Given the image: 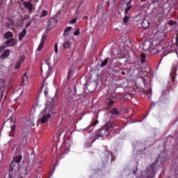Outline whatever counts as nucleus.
I'll use <instances>...</instances> for the list:
<instances>
[{"label":"nucleus","mask_w":178,"mask_h":178,"mask_svg":"<svg viewBox=\"0 0 178 178\" xmlns=\"http://www.w3.org/2000/svg\"><path fill=\"white\" fill-rule=\"evenodd\" d=\"M56 113L54 104H47L46 108L40 113V118L38 120L37 126L42 123H47L48 119L51 118V115Z\"/></svg>","instance_id":"nucleus-1"},{"label":"nucleus","mask_w":178,"mask_h":178,"mask_svg":"<svg viewBox=\"0 0 178 178\" xmlns=\"http://www.w3.org/2000/svg\"><path fill=\"white\" fill-rule=\"evenodd\" d=\"M20 173V165L19 163L11 161L10 166V171L7 178H15L19 177Z\"/></svg>","instance_id":"nucleus-2"},{"label":"nucleus","mask_w":178,"mask_h":178,"mask_svg":"<svg viewBox=\"0 0 178 178\" xmlns=\"http://www.w3.org/2000/svg\"><path fill=\"white\" fill-rule=\"evenodd\" d=\"M155 164H152L149 167H147V169L146 171H143L142 172V176H137V178H154L155 177V172H154V169Z\"/></svg>","instance_id":"nucleus-3"},{"label":"nucleus","mask_w":178,"mask_h":178,"mask_svg":"<svg viewBox=\"0 0 178 178\" xmlns=\"http://www.w3.org/2000/svg\"><path fill=\"white\" fill-rule=\"evenodd\" d=\"M175 51V47L172 45V43H170L168 46L161 47V49H157L156 52H162L164 56H166L168 54H170V52H173Z\"/></svg>","instance_id":"nucleus-4"},{"label":"nucleus","mask_w":178,"mask_h":178,"mask_svg":"<svg viewBox=\"0 0 178 178\" xmlns=\"http://www.w3.org/2000/svg\"><path fill=\"white\" fill-rule=\"evenodd\" d=\"M109 135V129H108V125H106V127H103L97 130L96 133V136L97 137H104V136H108Z\"/></svg>","instance_id":"nucleus-5"},{"label":"nucleus","mask_w":178,"mask_h":178,"mask_svg":"<svg viewBox=\"0 0 178 178\" xmlns=\"http://www.w3.org/2000/svg\"><path fill=\"white\" fill-rule=\"evenodd\" d=\"M107 128L109 129V131H113V133L115 134L119 133V131H120V128H119V126L112 122H108L107 124Z\"/></svg>","instance_id":"nucleus-6"},{"label":"nucleus","mask_w":178,"mask_h":178,"mask_svg":"<svg viewBox=\"0 0 178 178\" xmlns=\"http://www.w3.org/2000/svg\"><path fill=\"white\" fill-rule=\"evenodd\" d=\"M29 136V131L24 132V129H23L22 133L20 134L19 141L22 143L23 147L27 144V140Z\"/></svg>","instance_id":"nucleus-7"},{"label":"nucleus","mask_w":178,"mask_h":178,"mask_svg":"<svg viewBox=\"0 0 178 178\" xmlns=\"http://www.w3.org/2000/svg\"><path fill=\"white\" fill-rule=\"evenodd\" d=\"M131 9V6H128L127 8H124V16L122 19V22L124 24H127L129 23V20H130V15H129V10Z\"/></svg>","instance_id":"nucleus-8"},{"label":"nucleus","mask_w":178,"mask_h":178,"mask_svg":"<svg viewBox=\"0 0 178 178\" xmlns=\"http://www.w3.org/2000/svg\"><path fill=\"white\" fill-rule=\"evenodd\" d=\"M125 3H119L118 4V9L119 10H122V12H123V10H124V9H127V8L129 6H131V5H130V3H131V0H124Z\"/></svg>","instance_id":"nucleus-9"},{"label":"nucleus","mask_w":178,"mask_h":178,"mask_svg":"<svg viewBox=\"0 0 178 178\" xmlns=\"http://www.w3.org/2000/svg\"><path fill=\"white\" fill-rule=\"evenodd\" d=\"M45 40H47V36L43 35L42 36L41 42L38 47V51H42V48H44V44H45Z\"/></svg>","instance_id":"nucleus-10"},{"label":"nucleus","mask_w":178,"mask_h":178,"mask_svg":"<svg viewBox=\"0 0 178 178\" xmlns=\"http://www.w3.org/2000/svg\"><path fill=\"white\" fill-rule=\"evenodd\" d=\"M24 7L28 9L29 12H33V4L30 2L24 1L23 3Z\"/></svg>","instance_id":"nucleus-11"},{"label":"nucleus","mask_w":178,"mask_h":178,"mask_svg":"<svg viewBox=\"0 0 178 178\" xmlns=\"http://www.w3.org/2000/svg\"><path fill=\"white\" fill-rule=\"evenodd\" d=\"M9 55H10V51L9 49L4 50L1 55V59H6Z\"/></svg>","instance_id":"nucleus-12"},{"label":"nucleus","mask_w":178,"mask_h":178,"mask_svg":"<svg viewBox=\"0 0 178 178\" xmlns=\"http://www.w3.org/2000/svg\"><path fill=\"white\" fill-rule=\"evenodd\" d=\"M22 159H23V156L22 155L15 156L13 157L12 162H15V163H20L22 162Z\"/></svg>","instance_id":"nucleus-13"},{"label":"nucleus","mask_w":178,"mask_h":178,"mask_svg":"<svg viewBox=\"0 0 178 178\" xmlns=\"http://www.w3.org/2000/svg\"><path fill=\"white\" fill-rule=\"evenodd\" d=\"M27 84H29V76H27V74L25 73L22 77V85L27 86Z\"/></svg>","instance_id":"nucleus-14"},{"label":"nucleus","mask_w":178,"mask_h":178,"mask_svg":"<svg viewBox=\"0 0 178 178\" xmlns=\"http://www.w3.org/2000/svg\"><path fill=\"white\" fill-rule=\"evenodd\" d=\"M27 34V30L26 29H24L22 33H20L18 35V38L19 41H22L24 37H26V35Z\"/></svg>","instance_id":"nucleus-15"},{"label":"nucleus","mask_w":178,"mask_h":178,"mask_svg":"<svg viewBox=\"0 0 178 178\" xmlns=\"http://www.w3.org/2000/svg\"><path fill=\"white\" fill-rule=\"evenodd\" d=\"M6 45H7V47H13V45H16V40L15 39L7 40Z\"/></svg>","instance_id":"nucleus-16"},{"label":"nucleus","mask_w":178,"mask_h":178,"mask_svg":"<svg viewBox=\"0 0 178 178\" xmlns=\"http://www.w3.org/2000/svg\"><path fill=\"white\" fill-rule=\"evenodd\" d=\"M95 141V139H94V138H92V137L88 138V139L86 140V144H87L86 147H91V145Z\"/></svg>","instance_id":"nucleus-17"},{"label":"nucleus","mask_w":178,"mask_h":178,"mask_svg":"<svg viewBox=\"0 0 178 178\" xmlns=\"http://www.w3.org/2000/svg\"><path fill=\"white\" fill-rule=\"evenodd\" d=\"M143 49L144 51H148L149 49H151V42H145L143 45Z\"/></svg>","instance_id":"nucleus-18"},{"label":"nucleus","mask_w":178,"mask_h":178,"mask_svg":"<svg viewBox=\"0 0 178 178\" xmlns=\"http://www.w3.org/2000/svg\"><path fill=\"white\" fill-rule=\"evenodd\" d=\"M84 10H86V8L84 7V6H82L81 4L79 5V6L77 8L76 10V13L77 15H79V13H81V12H84Z\"/></svg>","instance_id":"nucleus-19"},{"label":"nucleus","mask_w":178,"mask_h":178,"mask_svg":"<svg viewBox=\"0 0 178 178\" xmlns=\"http://www.w3.org/2000/svg\"><path fill=\"white\" fill-rule=\"evenodd\" d=\"M142 26L144 29H148L151 26V23L147 19H144L142 24Z\"/></svg>","instance_id":"nucleus-20"},{"label":"nucleus","mask_w":178,"mask_h":178,"mask_svg":"<svg viewBox=\"0 0 178 178\" xmlns=\"http://www.w3.org/2000/svg\"><path fill=\"white\" fill-rule=\"evenodd\" d=\"M55 19H50L48 22V26L47 29L48 30H51L52 27H54V22Z\"/></svg>","instance_id":"nucleus-21"},{"label":"nucleus","mask_w":178,"mask_h":178,"mask_svg":"<svg viewBox=\"0 0 178 178\" xmlns=\"http://www.w3.org/2000/svg\"><path fill=\"white\" fill-rule=\"evenodd\" d=\"M5 88V80L0 79V91H2Z\"/></svg>","instance_id":"nucleus-22"},{"label":"nucleus","mask_w":178,"mask_h":178,"mask_svg":"<svg viewBox=\"0 0 178 178\" xmlns=\"http://www.w3.org/2000/svg\"><path fill=\"white\" fill-rule=\"evenodd\" d=\"M5 38L8 40V38H12L13 37V33L10 31L6 32L4 35Z\"/></svg>","instance_id":"nucleus-23"},{"label":"nucleus","mask_w":178,"mask_h":178,"mask_svg":"<svg viewBox=\"0 0 178 178\" xmlns=\"http://www.w3.org/2000/svg\"><path fill=\"white\" fill-rule=\"evenodd\" d=\"M106 104L108 105V106H113V104H115V102L113 100H111V99H107L106 100Z\"/></svg>","instance_id":"nucleus-24"},{"label":"nucleus","mask_w":178,"mask_h":178,"mask_svg":"<svg viewBox=\"0 0 178 178\" xmlns=\"http://www.w3.org/2000/svg\"><path fill=\"white\" fill-rule=\"evenodd\" d=\"M70 30H72V26H68L65 29L64 35H65V37H67V35H69V32L70 31Z\"/></svg>","instance_id":"nucleus-25"},{"label":"nucleus","mask_w":178,"mask_h":178,"mask_svg":"<svg viewBox=\"0 0 178 178\" xmlns=\"http://www.w3.org/2000/svg\"><path fill=\"white\" fill-rule=\"evenodd\" d=\"M109 59V58H106V59H104L102 62V63H101V65H100V66H101V67H104V66H106V65H108V60Z\"/></svg>","instance_id":"nucleus-26"},{"label":"nucleus","mask_w":178,"mask_h":178,"mask_svg":"<svg viewBox=\"0 0 178 178\" xmlns=\"http://www.w3.org/2000/svg\"><path fill=\"white\" fill-rule=\"evenodd\" d=\"M63 48H65V49H69V48L70 47V42H64V44H63Z\"/></svg>","instance_id":"nucleus-27"},{"label":"nucleus","mask_w":178,"mask_h":178,"mask_svg":"<svg viewBox=\"0 0 178 178\" xmlns=\"http://www.w3.org/2000/svg\"><path fill=\"white\" fill-rule=\"evenodd\" d=\"M42 88H44V94L45 97H47V95H48V91H49L48 87H47V86L42 85Z\"/></svg>","instance_id":"nucleus-28"},{"label":"nucleus","mask_w":178,"mask_h":178,"mask_svg":"<svg viewBox=\"0 0 178 178\" xmlns=\"http://www.w3.org/2000/svg\"><path fill=\"white\" fill-rule=\"evenodd\" d=\"M11 123L13 124V125H10L11 133H13V131H15V129L16 127V124L14 121H11Z\"/></svg>","instance_id":"nucleus-29"},{"label":"nucleus","mask_w":178,"mask_h":178,"mask_svg":"<svg viewBox=\"0 0 178 178\" xmlns=\"http://www.w3.org/2000/svg\"><path fill=\"white\" fill-rule=\"evenodd\" d=\"M147 74H148V73L147 72H144V71L140 72L141 79H142V80H143V81H145L144 80V76H147Z\"/></svg>","instance_id":"nucleus-30"},{"label":"nucleus","mask_w":178,"mask_h":178,"mask_svg":"<svg viewBox=\"0 0 178 178\" xmlns=\"http://www.w3.org/2000/svg\"><path fill=\"white\" fill-rule=\"evenodd\" d=\"M112 115H119V111L118 108H113L111 111Z\"/></svg>","instance_id":"nucleus-31"},{"label":"nucleus","mask_w":178,"mask_h":178,"mask_svg":"<svg viewBox=\"0 0 178 178\" xmlns=\"http://www.w3.org/2000/svg\"><path fill=\"white\" fill-rule=\"evenodd\" d=\"M48 15V12L43 10L41 13L40 17H45Z\"/></svg>","instance_id":"nucleus-32"},{"label":"nucleus","mask_w":178,"mask_h":178,"mask_svg":"<svg viewBox=\"0 0 178 178\" xmlns=\"http://www.w3.org/2000/svg\"><path fill=\"white\" fill-rule=\"evenodd\" d=\"M140 60H141L142 63H145V60H146L145 56L141 55L140 56Z\"/></svg>","instance_id":"nucleus-33"},{"label":"nucleus","mask_w":178,"mask_h":178,"mask_svg":"<svg viewBox=\"0 0 178 178\" xmlns=\"http://www.w3.org/2000/svg\"><path fill=\"white\" fill-rule=\"evenodd\" d=\"M171 86H175V76H173V75L171 74Z\"/></svg>","instance_id":"nucleus-34"},{"label":"nucleus","mask_w":178,"mask_h":178,"mask_svg":"<svg viewBox=\"0 0 178 178\" xmlns=\"http://www.w3.org/2000/svg\"><path fill=\"white\" fill-rule=\"evenodd\" d=\"M20 66H22V63L19 61L15 64V69H20Z\"/></svg>","instance_id":"nucleus-35"},{"label":"nucleus","mask_w":178,"mask_h":178,"mask_svg":"<svg viewBox=\"0 0 178 178\" xmlns=\"http://www.w3.org/2000/svg\"><path fill=\"white\" fill-rule=\"evenodd\" d=\"M161 158H162V154L159 155V156L157 157V161H159L161 163H163V161L161 160Z\"/></svg>","instance_id":"nucleus-36"},{"label":"nucleus","mask_w":178,"mask_h":178,"mask_svg":"<svg viewBox=\"0 0 178 178\" xmlns=\"http://www.w3.org/2000/svg\"><path fill=\"white\" fill-rule=\"evenodd\" d=\"M80 35V29H76L74 33V35L77 36Z\"/></svg>","instance_id":"nucleus-37"},{"label":"nucleus","mask_w":178,"mask_h":178,"mask_svg":"<svg viewBox=\"0 0 178 178\" xmlns=\"http://www.w3.org/2000/svg\"><path fill=\"white\" fill-rule=\"evenodd\" d=\"M70 24H75V23H77V19H72L71 21H70Z\"/></svg>","instance_id":"nucleus-38"},{"label":"nucleus","mask_w":178,"mask_h":178,"mask_svg":"<svg viewBox=\"0 0 178 178\" xmlns=\"http://www.w3.org/2000/svg\"><path fill=\"white\" fill-rule=\"evenodd\" d=\"M24 59H25V57L22 56H21L18 62H19V63H23V62H24Z\"/></svg>","instance_id":"nucleus-39"},{"label":"nucleus","mask_w":178,"mask_h":178,"mask_svg":"<svg viewBox=\"0 0 178 178\" xmlns=\"http://www.w3.org/2000/svg\"><path fill=\"white\" fill-rule=\"evenodd\" d=\"M54 51H55L56 54H58V44H55Z\"/></svg>","instance_id":"nucleus-40"},{"label":"nucleus","mask_w":178,"mask_h":178,"mask_svg":"<svg viewBox=\"0 0 178 178\" xmlns=\"http://www.w3.org/2000/svg\"><path fill=\"white\" fill-rule=\"evenodd\" d=\"M5 48H6V47L5 46H1L0 47V52H2V51H3L5 49Z\"/></svg>","instance_id":"nucleus-41"},{"label":"nucleus","mask_w":178,"mask_h":178,"mask_svg":"<svg viewBox=\"0 0 178 178\" xmlns=\"http://www.w3.org/2000/svg\"><path fill=\"white\" fill-rule=\"evenodd\" d=\"M177 70V69H172L171 73L173 74V76H175V73H176Z\"/></svg>","instance_id":"nucleus-42"},{"label":"nucleus","mask_w":178,"mask_h":178,"mask_svg":"<svg viewBox=\"0 0 178 178\" xmlns=\"http://www.w3.org/2000/svg\"><path fill=\"white\" fill-rule=\"evenodd\" d=\"M159 35H162L163 38H161V40H163V38H165V34H163V33H159Z\"/></svg>","instance_id":"nucleus-43"},{"label":"nucleus","mask_w":178,"mask_h":178,"mask_svg":"<svg viewBox=\"0 0 178 178\" xmlns=\"http://www.w3.org/2000/svg\"><path fill=\"white\" fill-rule=\"evenodd\" d=\"M31 22H28L25 26V29H26L27 27H29V26H31Z\"/></svg>","instance_id":"nucleus-44"},{"label":"nucleus","mask_w":178,"mask_h":178,"mask_svg":"<svg viewBox=\"0 0 178 178\" xmlns=\"http://www.w3.org/2000/svg\"><path fill=\"white\" fill-rule=\"evenodd\" d=\"M176 45H178V35L176 37Z\"/></svg>","instance_id":"nucleus-45"},{"label":"nucleus","mask_w":178,"mask_h":178,"mask_svg":"<svg viewBox=\"0 0 178 178\" xmlns=\"http://www.w3.org/2000/svg\"><path fill=\"white\" fill-rule=\"evenodd\" d=\"M6 27H10V24H9V23H6Z\"/></svg>","instance_id":"nucleus-46"},{"label":"nucleus","mask_w":178,"mask_h":178,"mask_svg":"<svg viewBox=\"0 0 178 178\" xmlns=\"http://www.w3.org/2000/svg\"><path fill=\"white\" fill-rule=\"evenodd\" d=\"M170 24L172 26L173 24V21L172 20H170Z\"/></svg>","instance_id":"nucleus-47"},{"label":"nucleus","mask_w":178,"mask_h":178,"mask_svg":"<svg viewBox=\"0 0 178 178\" xmlns=\"http://www.w3.org/2000/svg\"><path fill=\"white\" fill-rule=\"evenodd\" d=\"M19 97H17V98L15 99L14 101H15V102H17V101H19Z\"/></svg>","instance_id":"nucleus-48"},{"label":"nucleus","mask_w":178,"mask_h":178,"mask_svg":"<svg viewBox=\"0 0 178 178\" xmlns=\"http://www.w3.org/2000/svg\"><path fill=\"white\" fill-rule=\"evenodd\" d=\"M163 97H165V94L162 93L161 98H162Z\"/></svg>","instance_id":"nucleus-49"},{"label":"nucleus","mask_w":178,"mask_h":178,"mask_svg":"<svg viewBox=\"0 0 178 178\" xmlns=\"http://www.w3.org/2000/svg\"><path fill=\"white\" fill-rule=\"evenodd\" d=\"M27 17H29V15H25L24 16V19H27Z\"/></svg>","instance_id":"nucleus-50"},{"label":"nucleus","mask_w":178,"mask_h":178,"mask_svg":"<svg viewBox=\"0 0 178 178\" xmlns=\"http://www.w3.org/2000/svg\"><path fill=\"white\" fill-rule=\"evenodd\" d=\"M153 106H155V104L152 103Z\"/></svg>","instance_id":"nucleus-51"},{"label":"nucleus","mask_w":178,"mask_h":178,"mask_svg":"<svg viewBox=\"0 0 178 178\" xmlns=\"http://www.w3.org/2000/svg\"><path fill=\"white\" fill-rule=\"evenodd\" d=\"M2 97H3V94H1V98H2Z\"/></svg>","instance_id":"nucleus-52"},{"label":"nucleus","mask_w":178,"mask_h":178,"mask_svg":"<svg viewBox=\"0 0 178 178\" xmlns=\"http://www.w3.org/2000/svg\"><path fill=\"white\" fill-rule=\"evenodd\" d=\"M22 1H24V0H21Z\"/></svg>","instance_id":"nucleus-53"},{"label":"nucleus","mask_w":178,"mask_h":178,"mask_svg":"<svg viewBox=\"0 0 178 178\" xmlns=\"http://www.w3.org/2000/svg\"><path fill=\"white\" fill-rule=\"evenodd\" d=\"M170 83V84H171V82H169Z\"/></svg>","instance_id":"nucleus-54"},{"label":"nucleus","mask_w":178,"mask_h":178,"mask_svg":"<svg viewBox=\"0 0 178 178\" xmlns=\"http://www.w3.org/2000/svg\"><path fill=\"white\" fill-rule=\"evenodd\" d=\"M65 151H69V150L66 149Z\"/></svg>","instance_id":"nucleus-55"},{"label":"nucleus","mask_w":178,"mask_h":178,"mask_svg":"<svg viewBox=\"0 0 178 178\" xmlns=\"http://www.w3.org/2000/svg\"><path fill=\"white\" fill-rule=\"evenodd\" d=\"M90 127H88V128H90Z\"/></svg>","instance_id":"nucleus-56"}]
</instances>
